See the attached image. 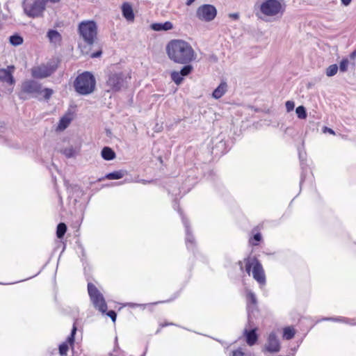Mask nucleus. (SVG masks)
<instances>
[{
	"label": "nucleus",
	"mask_w": 356,
	"mask_h": 356,
	"mask_svg": "<svg viewBox=\"0 0 356 356\" xmlns=\"http://www.w3.org/2000/svg\"><path fill=\"white\" fill-rule=\"evenodd\" d=\"M286 109L288 112H290L293 110L295 107V104L292 101H287L285 104Z\"/></svg>",
	"instance_id": "34"
},
{
	"label": "nucleus",
	"mask_w": 356,
	"mask_h": 356,
	"mask_svg": "<svg viewBox=\"0 0 356 356\" xmlns=\"http://www.w3.org/2000/svg\"><path fill=\"white\" fill-rule=\"evenodd\" d=\"M10 42L15 46L20 45L23 43V38L20 35H14L10 37Z\"/></svg>",
	"instance_id": "28"
},
{
	"label": "nucleus",
	"mask_w": 356,
	"mask_h": 356,
	"mask_svg": "<svg viewBox=\"0 0 356 356\" xmlns=\"http://www.w3.org/2000/svg\"><path fill=\"white\" fill-rule=\"evenodd\" d=\"M24 10L31 17H42L45 10V3L42 0H34L32 3L24 4Z\"/></svg>",
	"instance_id": "10"
},
{
	"label": "nucleus",
	"mask_w": 356,
	"mask_h": 356,
	"mask_svg": "<svg viewBox=\"0 0 356 356\" xmlns=\"http://www.w3.org/2000/svg\"><path fill=\"white\" fill-rule=\"evenodd\" d=\"M245 270L262 286L266 284V275L261 264L255 257H249L245 260Z\"/></svg>",
	"instance_id": "6"
},
{
	"label": "nucleus",
	"mask_w": 356,
	"mask_h": 356,
	"mask_svg": "<svg viewBox=\"0 0 356 356\" xmlns=\"http://www.w3.org/2000/svg\"><path fill=\"white\" fill-rule=\"evenodd\" d=\"M15 70L14 65H9L6 69H0V81L8 85H13L15 83L13 75Z\"/></svg>",
	"instance_id": "15"
},
{
	"label": "nucleus",
	"mask_w": 356,
	"mask_h": 356,
	"mask_svg": "<svg viewBox=\"0 0 356 356\" xmlns=\"http://www.w3.org/2000/svg\"><path fill=\"white\" fill-rule=\"evenodd\" d=\"M78 32L83 41L88 45L93 44L97 40V26L94 21L88 20L80 22Z\"/></svg>",
	"instance_id": "5"
},
{
	"label": "nucleus",
	"mask_w": 356,
	"mask_h": 356,
	"mask_svg": "<svg viewBox=\"0 0 356 356\" xmlns=\"http://www.w3.org/2000/svg\"><path fill=\"white\" fill-rule=\"evenodd\" d=\"M182 221H183V223H184V225L185 226V228H186V246H187V248L188 249L193 248V243H194V238H193V236L190 233L189 227H188V221L183 216H182Z\"/></svg>",
	"instance_id": "19"
},
{
	"label": "nucleus",
	"mask_w": 356,
	"mask_h": 356,
	"mask_svg": "<svg viewBox=\"0 0 356 356\" xmlns=\"http://www.w3.org/2000/svg\"><path fill=\"white\" fill-rule=\"evenodd\" d=\"M150 26L152 30L156 31V23L152 24Z\"/></svg>",
	"instance_id": "45"
},
{
	"label": "nucleus",
	"mask_w": 356,
	"mask_h": 356,
	"mask_svg": "<svg viewBox=\"0 0 356 356\" xmlns=\"http://www.w3.org/2000/svg\"><path fill=\"white\" fill-rule=\"evenodd\" d=\"M193 69V68L192 65H186L182 67V69L179 71V72L181 73V76L184 77V76L188 75L192 72Z\"/></svg>",
	"instance_id": "31"
},
{
	"label": "nucleus",
	"mask_w": 356,
	"mask_h": 356,
	"mask_svg": "<svg viewBox=\"0 0 356 356\" xmlns=\"http://www.w3.org/2000/svg\"><path fill=\"white\" fill-rule=\"evenodd\" d=\"M77 330L76 320L73 324L71 334L67 337L65 341L63 342L58 347L59 355L60 356H67L70 347L74 348V335Z\"/></svg>",
	"instance_id": "13"
},
{
	"label": "nucleus",
	"mask_w": 356,
	"mask_h": 356,
	"mask_svg": "<svg viewBox=\"0 0 356 356\" xmlns=\"http://www.w3.org/2000/svg\"><path fill=\"white\" fill-rule=\"evenodd\" d=\"M101 54H102V51H97L95 53H93L91 55V57L92 58H97V57H99Z\"/></svg>",
	"instance_id": "39"
},
{
	"label": "nucleus",
	"mask_w": 356,
	"mask_h": 356,
	"mask_svg": "<svg viewBox=\"0 0 356 356\" xmlns=\"http://www.w3.org/2000/svg\"><path fill=\"white\" fill-rule=\"evenodd\" d=\"M131 76H124L123 73H114L109 75L106 84L112 91H119L127 83V79Z\"/></svg>",
	"instance_id": "11"
},
{
	"label": "nucleus",
	"mask_w": 356,
	"mask_h": 356,
	"mask_svg": "<svg viewBox=\"0 0 356 356\" xmlns=\"http://www.w3.org/2000/svg\"><path fill=\"white\" fill-rule=\"evenodd\" d=\"M44 3H47V2H50V3H58L60 0H42Z\"/></svg>",
	"instance_id": "42"
},
{
	"label": "nucleus",
	"mask_w": 356,
	"mask_h": 356,
	"mask_svg": "<svg viewBox=\"0 0 356 356\" xmlns=\"http://www.w3.org/2000/svg\"><path fill=\"white\" fill-rule=\"evenodd\" d=\"M47 38L51 42L56 44H60L62 41L61 35L56 30H49L47 32Z\"/></svg>",
	"instance_id": "20"
},
{
	"label": "nucleus",
	"mask_w": 356,
	"mask_h": 356,
	"mask_svg": "<svg viewBox=\"0 0 356 356\" xmlns=\"http://www.w3.org/2000/svg\"><path fill=\"white\" fill-rule=\"evenodd\" d=\"M285 10L283 0H264L255 6V15L263 21L275 22L283 16Z\"/></svg>",
	"instance_id": "2"
},
{
	"label": "nucleus",
	"mask_w": 356,
	"mask_h": 356,
	"mask_svg": "<svg viewBox=\"0 0 356 356\" xmlns=\"http://www.w3.org/2000/svg\"><path fill=\"white\" fill-rule=\"evenodd\" d=\"M58 61L51 60L47 63L33 67L31 69V75L35 79H44L51 76L58 68Z\"/></svg>",
	"instance_id": "8"
},
{
	"label": "nucleus",
	"mask_w": 356,
	"mask_h": 356,
	"mask_svg": "<svg viewBox=\"0 0 356 356\" xmlns=\"http://www.w3.org/2000/svg\"><path fill=\"white\" fill-rule=\"evenodd\" d=\"M102 156L104 160L111 161L115 158V152L109 147H104L101 152Z\"/></svg>",
	"instance_id": "22"
},
{
	"label": "nucleus",
	"mask_w": 356,
	"mask_h": 356,
	"mask_svg": "<svg viewBox=\"0 0 356 356\" xmlns=\"http://www.w3.org/2000/svg\"><path fill=\"white\" fill-rule=\"evenodd\" d=\"M326 320H332V321H339V322H343V323H348V324H350V325H355V323L353 322V320H350V319L346 318H327Z\"/></svg>",
	"instance_id": "33"
},
{
	"label": "nucleus",
	"mask_w": 356,
	"mask_h": 356,
	"mask_svg": "<svg viewBox=\"0 0 356 356\" xmlns=\"http://www.w3.org/2000/svg\"><path fill=\"white\" fill-rule=\"evenodd\" d=\"M295 330L291 327H286L284 329L283 337L286 340L291 339L295 335Z\"/></svg>",
	"instance_id": "24"
},
{
	"label": "nucleus",
	"mask_w": 356,
	"mask_h": 356,
	"mask_svg": "<svg viewBox=\"0 0 356 356\" xmlns=\"http://www.w3.org/2000/svg\"><path fill=\"white\" fill-rule=\"evenodd\" d=\"M171 79L177 84L179 85L183 81V76L181 73L177 71H173L171 72Z\"/></svg>",
	"instance_id": "26"
},
{
	"label": "nucleus",
	"mask_w": 356,
	"mask_h": 356,
	"mask_svg": "<svg viewBox=\"0 0 356 356\" xmlns=\"http://www.w3.org/2000/svg\"><path fill=\"white\" fill-rule=\"evenodd\" d=\"M323 131L324 132H328V133H330L331 134H334V131L332 129H330V128H327V127H325Z\"/></svg>",
	"instance_id": "40"
},
{
	"label": "nucleus",
	"mask_w": 356,
	"mask_h": 356,
	"mask_svg": "<svg viewBox=\"0 0 356 356\" xmlns=\"http://www.w3.org/2000/svg\"><path fill=\"white\" fill-rule=\"evenodd\" d=\"M67 231V226L65 223L60 222L57 226L56 236L58 238H62Z\"/></svg>",
	"instance_id": "23"
},
{
	"label": "nucleus",
	"mask_w": 356,
	"mask_h": 356,
	"mask_svg": "<svg viewBox=\"0 0 356 356\" xmlns=\"http://www.w3.org/2000/svg\"><path fill=\"white\" fill-rule=\"evenodd\" d=\"M338 71V66L336 64L330 65L326 70V75L327 76H332L337 74Z\"/></svg>",
	"instance_id": "29"
},
{
	"label": "nucleus",
	"mask_w": 356,
	"mask_h": 356,
	"mask_svg": "<svg viewBox=\"0 0 356 356\" xmlns=\"http://www.w3.org/2000/svg\"><path fill=\"white\" fill-rule=\"evenodd\" d=\"M350 57L352 58H356V51H354L351 54H350Z\"/></svg>",
	"instance_id": "44"
},
{
	"label": "nucleus",
	"mask_w": 356,
	"mask_h": 356,
	"mask_svg": "<svg viewBox=\"0 0 356 356\" xmlns=\"http://www.w3.org/2000/svg\"><path fill=\"white\" fill-rule=\"evenodd\" d=\"M63 154H65L67 157H71L73 156V149H65L63 150Z\"/></svg>",
	"instance_id": "36"
},
{
	"label": "nucleus",
	"mask_w": 356,
	"mask_h": 356,
	"mask_svg": "<svg viewBox=\"0 0 356 356\" xmlns=\"http://www.w3.org/2000/svg\"><path fill=\"white\" fill-rule=\"evenodd\" d=\"M96 86V81L94 76L85 72L77 76L74 82V87L75 90L80 95H86L92 93Z\"/></svg>",
	"instance_id": "4"
},
{
	"label": "nucleus",
	"mask_w": 356,
	"mask_h": 356,
	"mask_svg": "<svg viewBox=\"0 0 356 356\" xmlns=\"http://www.w3.org/2000/svg\"><path fill=\"white\" fill-rule=\"evenodd\" d=\"M166 51L170 60L179 64H188L196 58L192 46L182 40H172L166 46Z\"/></svg>",
	"instance_id": "1"
},
{
	"label": "nucleus",
	"mask_w": 356,
	"mask_h": 356,
	"mask_svg": "<svg viewBox=\"0 0 356 356\" xmlns=\"http://www.w3.org/2000/svg\"><path fill=\"white\" fill-rule=\"evenodd\" d=\"M257 328L253 327L248 330V328L244 330V335L246 338V342L249 346H253L256 343L258 337L256 333Z\"/></svg>",
	"instance_id": "17"
},
{
	"label": "nucleus",
	"mask_w": 356,
	"mask_h": 356,
	"mask_svg": "<svg viewBox=\"0 0 356 356\" xmlns=\"http://www.w3.org/2000/svg\"><path fill=\"white\" fill-rule=\"evenodd\" d=\"M243 353L241 350H236L232 352V356H243Z\"/></svg>",
	"instance_id": "37"
},
{
	"label": "nucleus",
	"mask_w": 356,
	"mask_h": 356,
	"mask_svg": "<svg viewBox=\"0 0 356 356\" xmlns=\"http://www.w3.org/2000/svg\"><path fill=\"white\" fill-rule=\"evenodd\" d=\"M23 94H42L45 100H49L54 94L51 88L42 89L41 84L32 81H26L22 85L21 95Z\"/></svg>",
	"instance_id": "7"
},
{
	"label": "nucleus",
	"mask_w": 356,
	"mask_h": 356,
	"mask_svg": "<svg viewBox=\"0 0 356 356\" xmlns=\"http://www.w3.org/2000/svg\"><path fill=\"white\" fill-rule=\"evenodd\" d=\"M280 345L279 340L274 332L269 334L266 343L262 348V352L277 353L280 351Z\"/></svg>",
	"instance_id": "14"
},
{
	"label": "nucleus",
	"mask_w": 356,
	"mask_h": 356,
	"mask_svg": "<svg viewBox=\"0 0 356 356\" xmlns=\"http://www.w3.org/2000/svg\"><path fill=\"white\" fill-rule=\"evenodd\" d=\"M229 17L234 19H238L239 17V15L238 13H232L229 15Z\"/></svg>",
	"instance_id": "41"
},
{
	"label": "nucleus",
	"mask_w": 356,
	"mask_h": 356,
	"mask_svg": "<svg viewBox=\"0 0 356 356\" xmlns=\"http://www.w3.org/2000/svg\"><path fill=\"white\" fill-rule=\"evenodd\" d=\"M246 301H247V310H248V325L247 327L252 328L254 324V318L255 313L258 312L257 309V300L255 294L248 290L246 292Z\"/></svg>",
	"instance_id": "9"
},
{
	"label": "nucleus",
	"mask_w": 356,
	"mask_h": 356,
	"mask_svg": "<svg viewBox=\"0 0 356 356\" xmlns=\"http://www.w3.org/2000/svg\"><path fill=\"white\" fill-rule=\"evenodd\" d=\"M341 3L345 6H348L352 1V0H341Z\"/></svg>",
	"instance_id": "38"
},
{
	"label": "nucleus",
	"mask_w": 356,
	"mask_h": 356,
	"mask_svg": "<svg viewBox=\"0 0 356 356\" xmlns=\"http://www.w3.org/2000/svg\"><path fill=\"white\" fill-rule=\"evenodd\" d=\"M349 61L348 58H343L339 64V70L341 72H345L348 70Z\"/></svg>",
	"instance_id": "32"
},
{
	"label": "nucleus",
	"mask_w": 356,
	"mask_h": 356,
	"mask_svg": "<svg viewBox=\"0 0 356 356\" xmlns=\"http://www.w3.org/2000/svg\"><path fill=\"white\" fill-rule=\"evenodd\" d=\"M195 0H188L186 3L187 6L191 5Z\"/></svg>",
	"instance_id": "43"
},
{
	"label": "nucleus",
	"mask_w": 356,
	"mask_h": 356,
	"mask_svg": "<svg viewBox=\"0 0 356 356\" xmlns=\"http://www.w3.org/2000/svg\"><path fill=\"white\" fill-rule=\"evenodd\" d=\"M261 239V234L257 233L253 237V240L255 241L256 242H254L253 241H252L251 243L252 244V245H257V242L260 241Z\"/></svg>",
	"instance_id": "35"
},
{
	"label": "nucleus",
	"mask_w": 356,
	"mask_h": 356,
	"mask_svg": "<svg viewBox=\"0 0 356 356\" xmlns=\"http://www.w3.org/2000/svg\"><path fill=\"white\" fill-rule=\"evenodd\" d=\"M88 292L94 307L102 314H106V316L110 317L112 321L115 323L117 317L115 312L113 310L107 312L106 300L95 285L89 282L88 284Z\"/></svg>",
	"instance_id": "3"
},
{
	"label": "nucleus",
	"mask_w": 356,
	"mask_h": 356,
	"mask_svg": "<svg viewBox=\"0 0 356 356\" xmlns=\"http://www.w3.org/2000/svg\"><path fill=\"white\" fill-rule=\"evenodd\" d=\"M216 9L214 6L209 4L201 6L197 10V17L205 22H210L213 20L216 16Z\"/></svg>",
	"instance_id": "12"
},
{
	"label": "nucleus",
	"mask_w": 356,
	"mask_h": 356,
	"mask_svg": "<svg viewBox=\"0 0 356 356\" xmlns=\"http://www.w3.org/2000/svg\"><path fill=\"white\" fill-rule=\"evenodd\" d=\"M122 16L127 22H134L135 15L131 5L128 2H124L121 6Z\"/></svg>",
	"instance_id": "16"
},
{
	"label": "nucleus",
	"mask_w": 356,
	"mask_h": 356,
	"mask_svg": "<svg viewBox=\"0 0 356 356\" xmlns=\"http://www.w3.org/2000/svg\"><path fill=\"white\" fill-rule=\"evenodd\" d=\"M173 29V24L170 22L157 23V31H169Z\"/></svg>",
	"instance_id": "25"
},
{
	"label": "nucleus",
	"mask_w": 356,
	"mask_h": 356,
	"mask_svg": "<svg viewBox=\"0 0 356 356\" xmlns=\"http://www.w3.org/2000/svg\"><path fill=\"white\" fill-rule=\"evenodd\" d=\"M296 112L300 119H305L307 118V113L304 106H300L297 107Z\"/></svg>",
	"instance_id": "30"
},
{
	"label": "nucleus",
	"mask_w": 356,
	"mask_h": 356,
	"mask_svg": "<svg viewBox=\"0 0 356 356\" xmlns=\"http://www.w3.org/2000/svg\"><path fill=\"white\" fill-rule=\"evenodd\" d=\"M72 113L70 112L65 113L59 120L56 130L60 131L65 130L72 120Z\"/></svg>",
	"instance_id": "18"
},
{
	"label": "nucleus",
	"mask_w": 356,
	"mask_h": 356,
	"mask_svg": "<svg viewBox=\"0 0 356 356\" xmlns=\"http://www.w3.org/2000/svg\"><path fill=\"white\" fill-rule=\"evenodd\" d=\"M227 83L225 82H222L213 92V97L216 99L220 98L227 91Z\"/></svg>",
	"instance_id": "21"
},
{
	"label": "nucleus",
	"mask_w": 356,
	"mask_h": 356,
	"mask_svg": "<svg viewBox=\"0 0 356 356\" xmlns=\"http://www.w3.org/2000/svg\"><path fill=\"white\" fill-rule=\"evenodd\" d=\"M123 175H124V174L122 172L115 171V172L107 174L105 177H106V179H110V180L119 179L122 178Z\"/></svg>",
	"instance_id": "27"
}]
</instances>
